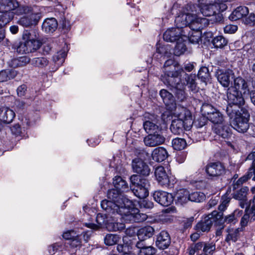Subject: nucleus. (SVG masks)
I'll use <instances>...</instances> for the list:
<instances>
[{"label": "nucleus", "instance_id": "nucleus-1", "mask_svg": "<svg viewBox=\"0 0 255 255\" xmlns=\"http://www.w3.org/2000/svg\"><path fill=\"white\" fill-rule=\"evenodd\" d=\"M107 197L109 200L101 203V207L107 212L120 215L126 222H141L146 219V215L140 213L137 208L133 207L132 202L117 189L109 190Z\"/></svg>", "mask_w": 255, "mask_h": 255}, {"label": "nucleus", "instance_id": "nucleus-2", "mask_svg": "<svg viewBox=\"0 0 255 255\" xmlns=\"http://www.w3.org/2000/svg\"><path fill=\"white\" fill-rule=\"evenodd\" d=\"M199 6L194 4H187L176 17L175 23L180 27L188 26L190 29H202L208 25L209 22L208 19L199 16Z\"/></svg>", "mask_w": 255, "mask_h": 255}, {"label": "nucleus", "instance_id": "nucleus-3", "mask_svg": "<svg viewBox=\"0 0 255 255\" xmlns=\"http://www.w3.org/2000/svg\"><path fill=\"white\" fill-rule=\"evenodd\" d=\"M173 114L177 119L172 121L170 130L175 134H180L183 129L189 130L193 125V122L191 113L185 107L178 106L173 111Z\"/></svg>", "mask_w": 255, "mask_h": 255}, {"label": "nucleus", "instance_id": "nucleus-4", "mask_svg": "<svg viewBox=\"0 0 255 255\" xmlns=\"http://www.w3.org/2000/svg\"><path fill=\"white\" fill-rule=\"evenodd\" d=\"M236 109L229 108L227 113L230 119V125L235 129L241 133L247 131L250 127V114L246 109L241 110L239 112Z\"/></svg>", "mask_w": 255, "mask_h": 255}, {"label": "nucleus", "instance_id": "nucleus-5", "mask_svg": "<svg viewBox=\"0 0 255 255\" xmlns=\"http://www.w3.org/2000/svg\"><path fill=\"white\" fill-rule=\"evenodd\" d=\"M31 6L21 4L16 0H0V13L7 15L11 14L12 18L14 14L18 15L31 11Z\"/></svg>", "mask_w": 255, "mask_h": 255}, {"label": "nucleus", "instance_id": "nucleus-6", "mask_svg": "<svg viewBox=\"0 0 255 255\" xmlns=\"http://www.w3.org/2000/svg\"><path fill=\"white\" fill-rule=\"evenodd\" d=\"M181 69L182 68L173 60H166L163 67L164 74L161 76V80L164 84L167 82L174 84L173 80H178L179 75H182Z\"/></svg>", "mask_w": 255, "mask_h": 255}, {"label": "nucleus", "instance_id": "nucleus-7", "mask_svg": "<svg viewBox=\"0 0 255 255\" xmlns=\"http://www.w3.org/2000/svg\"><path fill=\"white\" fill-rule=\"evenodd\" d=\"M130 180L132 184L130 189L135 196L139 199H143L148 195L149 184L146 179L141 178L137 175H132Z\"/></svg>", "mask_w": 255, "mask_h": 255}, {"label": "nucleus", "instance_id": "nucleus-8", "mask_svg": "<svg viewBox=\"0 0 255 255\" xmlns=\"http://www.w3.org/2000/svg\"><path fill=\"white\" fill-rule=\"evenodd\" d=\"M210 0H209L210 1ZM231 0H214L213 3H201L200 11L205 16H210L221 11L225 10L227 8L226 2Z\"/></svg>", "mask_w": 255, "mask_h": 255}, {"label": "nucleus", "instance_id": "nucleus-9", "mask_svg": "<svg viewBox=\"0 0 255 255\" xmlns=\"http://www.w3.org/2000/svg\"><path fill=\"white\" fill-rule=\"evenodd\" d=\"M227 98L228 105L227 107L226 112L228 113L229 108L235 109L236 111L239 112L241 110L245 109L243 108L245 104V100L241 92L235 88H229L227 92Z\"/></svg>", "mask_w": 255, "mask_h": 255}, {"label": "nucleus", "instance_id": "nucleus-10", "mask_svg": "<svg viewBox=\"0 0 255 255\" xmlns=\"http://www.w3.org/2000/svg\"><path fill=\"white\" fill-rule=\"evenodd\" d=\"M242 213V211L236 210L232 214L226 216L224 218L223 217V213L222 212L213 211V214L216 215V225L221 226V229H223L224 228L223 224L225 223L235 224L238 222V218Z\"/></svg>", "mask_w": 255, "mask_h": 255}, {"label": "nucleus", "instance_id": "nucleus-11", "mask_svg": "<svg viewBox=\"0 0 255 255\" xmlns=\"http://www.w3.org/2000/svg\"><path fill=\"white\" fill-rule=\"evenodd\" d=\"M23 38L29 53L39 49L41 45V43L38 40V34L34 30L26 31L23 35Z\"/></svg>", "mask_w": 255, "mask_h": 255}, {"label": "nucleus", "instance_id": "nucleus-12", "mask_svg": "<svg viewBox=\"0 0 255 255\" xmlns=\"http://www.w3.org/2000/svg\"><path fill=\"white\" fill-rule=\"evenodd\" d=\"M24 14L26 15L21 17L18 20L17 23L25 27H31L35 26L38 24L41 17L40 13L34 12L32 9L31 12Z\"/></svg>", "mask_w": 255, "mask_h": 255}, {"label": "nucleus", "instance_id": "nucleus-13", "mask_svg": "<svg viewBox=\"0 0 255 255\" xmlns=\"http://www.w3.org/2000/svg\"><path fill=\"white\" fill-rule=\"evenodd\" d=\"M143 126L147 133L157 132L161 130V128L158 125L157 117L153 115H145Z\"/></svg>", "mask_w": 255, "mask_h": 255}, {"label": "nucleus", "instance_id": "nucleus-14", "mask_svg": "<svg viewBox=\"0 0 255 255\" xmlns=\"http://www.w3.org/2000/svg\"><path fill=\"white\" fill-rule=\"evenodd\" d=\"M218 82L224 87H229L234 73L230 69H218L215 73Z\"/></svg>", "mask_w": 255, "mask_h": 255}, {"label": "nucleus", "instance_id": "nucleus-15", "mask_svg": "<svg viewBox=\"0 0 255 255\" xmlns=\"http://www.w3.org/2000/svg\"><path fill=\"white\" fill-rule=\"evenodd\" d=\"M132 168L134 172L143 176H148L150 169L147 164L142 159L136 157L133 159L131 163Z\"/></svg>", "mask_w": 255, "mask_h": 255}, {"label": "nucleus", "instance_id": "nucleus-16", "mask_svg": "<svg viewBox=\"0 0 255 255\" xmlns=\"http://www.w3.org/2000/svg\"><path fill=\"white\" fill-rule=\"evenodd\" d=\"M165 140V137L161 131L153 132L146 136L143 139L145 145L149 147H154L163 144Z\"/></svg>", "mask_w": 255, "mask_h": 255}, {"label": "nucleus", "instance_id": "nucleus-17", "mask_svg": "<svg viewBox=\"0 0 255 255\" xmlns=\"http://www.w3.org/2000/svg\"><path fill=\"white\" fill-rule=\"evenodd\" d=\"M176 27L172 28L167 30L163 34V39L167 42H173L177 40H180L182 37L183 30L184 27L178 26L176 24Z\"/></svg>", "mask_w": 255, "mask_h": 255}, {"label": "nucleus", "instance_id": "nucleus-18", "mask_svg": "<svg viewBox=\"0 0 255 255\" xmlns=\"http://www.w3.org/2000/svg\"><path fill=\"white\" fill-rule=\"evenodd\" d=\"M216 215L213 214H209L203 218L196 226V230L197 232H208L211 228L213 223L216 225Z\"/></svg>", "mask_w": 255, "mask_h": 255}, {"label": "nucleus", "instance_id": "nucleus-19", "mask_svg": "<svg viewBox=\"0 0 255 255\" xmlns=\"http://www.w3.org/2000/svg\"><path fill=\"white\" fill-rule=\"evenodd\" d=\"M154 200L163 206H168L173 201V197L171 194L162 191H156L153 194Z\"/></svg>", "mask_w": 255, "mask_h": 255}, {"label": "nucleus", "instance_id": "nucleus-20", "mask_svg": "<svg viewBox=\"0 0 255 255\" xmlns=\"http://www.w3.org/2000/svg\"><path fill=\"white\" fill-rule=\"evenodd\" d=\"M188 26H184V30H183L182 37H181V41H185L186 42L188 40L190 42L193 44L198 43L201 40V32L200 30L191 29V32H189Z\"/></svg>", "mask_w": 255, "mask_h": 255}, {"label": "nucleus", "instance_id": "nucleus-21", "mask_svg": "<svg viewBox=\"0 0 255 255\" xmlns=\"http://www.w3.org/2000/svg\"><path fill=\"white\" fill-rule=\"evenodd\" d=\"M206 172L209 176L217 177L225 173V168L220 162H211L206 165Z\"/></svg>", "mask_w": 255, "mask_h": 255}, {"label": "nucleus", "instance_id": "nucleus-22", "mask_svg": "<svg viewBox=\"0 0 255 255\" xmlns=\"http://www.w3.org/2000/svg\"><path fill=\"white\" fill-rule=\"evenodd\" d=\"M180 78H178V80H173L174 84H173L170 82H167L165 84L174 88L176 98L179 102H183L187 99V95L184 91L185 87L183 84L180 83Z\"/></svg>", "mask_w": 255, "mask_h": 255}, {"label": "nucleus", "instance_id": "nucleus-23", "mask_svg": "<svg viewBox=\"0 0 255 255\" xmlns=\"http://www.w3.org/2000/svg\"><path fill=\"white\" fill-rule=\"evenodd\" d=\"M160 95L168 110L172 112L175 110V109L178 107V106L176 105L173 95L166 90H161L160 91Z\"/></svg>", "mask_w": 255, "mask_h": 255}, {"label": "nucleus", "instance_id": "nucleus-24", "mask_svg": "<svg viewBox=\"0 0 255 255\" xmlns=\"http://www.w3.org/2000/svg\"><path fill=\"white\" fill-rule=\"evenodd\" d=\"M231 125L224 123L215 125L213 129L214 131L220 136L224 138H229L232 135V129Z\"/></svg>", "mask_w": 255, "mask_h": 255}, {"label": "nucleus", "instance_id": "nucleus-25", "mask_svg": "<svg viewBox=\"0 0 255 255\" xmlns=\"http://www.w3.org/2000/svg\"><path fill=\"white\" fill-rule=\"evenodd\" d=\"M154 174L156 180L161 186L165 187L169 186V177L163 166L157 167L155 169Z\"/></svg>", "mask_w": 255, "mask_h": 255}, {"label": "nucleus", "instance_id": "nucleus-26", "mask_svg": "<svg viewBox=\"0 0 255 255\" xmlns=\"http://www.w3.org/2000/svg\"><path fill=\"white\" fill-rule=\"evenodd\" d=\"M108 214H98L97 215L96 221L97 223L99 224V226L94 224V223H88L86 224V226L91 229L94 230H97L99 229V226H105L106 228L107 223L109 222L110 219L112 218V216L111 215H116V214L113 213H109L107 212Z\"/></svg>", "mask_w": 255, "mask_h": 255}, {"label": "nucleus", "instance_id": "nucleus-27", "mask_svg": "<svg viewBox=\"0 0 255 255\" xmlns=\"http://www.w3.org/2000/svg\"><path fill=\"white\" fill-rule=\"evenodd\" d=\"M155 243L156 247L160 250L167 249L171 243L169 234L165 231H161L157 236Z\"/></svg>", "mask_w": 255, "mask_h": 255}, {"label": "nucleus", "instance_id": "nucleus-28", "mask_svg": "<svg viewBox=\"0 0 255 255\" xmlns=\"http://www.w3.org/2000/svg\"><path fill=\"white\" fill-rule=\"evenodd\" d=\"M181 70L182 71V75H179V76L180 80V83L183 84L184 87L186 85H188L189 87L192 91L195 90L196 87L195 76L187 74L184 71L183 69H181Z\"/></svg>", "mask_w": 255, "mask_h": 255}, {"label": "nucleus", "instance_id": "nucleus-29", "mask_svg": "<svg viewBox=\"0 0 255 255\" xmlns=\"http://www.w3.org/2000/svg\"><path fill=\"white\" fill-rule=\"evenodd\" d=\"M58 23L55 18H46L42 25V30L47 33H52L57 28Z\"/></svg>", "mask_w": 255, "mask_h": 255}, {"label": "nucleus", "instance_id": "nucleus-30", "mask_svg": "<svg viewBox=\"0 0 255 255\" xmlns=\"http://www.w3.org/2000/svg\"><path fill=\"white\" fill-rule=\"evenodd\" d=\"M14 117L15 113L11 109L6 107L0 108V121L3 123H10Z\"/></svg>", "mask_w": 255, "mask_h": 255}, {"label": "nucleus", "instance_id": "nucleus-31", "mask_svg": "<svg viewBox=\"0 0 255 255\" xmlns=\"http://www.w3.org/2000/svg\"><path fill=\"white\" fill-rule=\"evenodd\" d=\"M249 9L246 6H240L237 7L229 16L230 19L236 21L245 18L249 14Z\"/></svg>", "mask_w": 255, "mask_h": 255}, {"label": "nucleus", "instance_id": "nucleus-32", "mask_svg": "<svg viewBox=\"0 0 255 255\" xmlns=\"http://www.w3.org/2000/svg\"><path fill=\"white\" fill-rule=\"evenodd\" d=\"M168 157L166 150L162 147H158L154 149L152 152L153 160L160 162L164 161Z\"/></svg>", "mask_w": 255, "mask_h": 255}, {"label": "nucleus", "instance_id": "nucleus-33", "mask_svg": "<svg viewBox=\"0 0 255 255\" xmlns=\"http://www.w3.org/2000/svg\"><path fill=\"white\" fill-rule=\"evenodd\" d=\"M154 233V229L151 226L143 227L137 231V235L139 240H145L151 237Z\"/></svg>", "mask_w": 255, "mask_h": 255}, {"label": "nucleus", "instance_id": "nucleus-34", "mask_svg": "<svg viewBox=\"0 0 255 255\" xmlns=\"http://www.w3.org/2000/svg\"><path fill=\"white\" fill-rule=\"evenodd\" d=\"M115 217L112 216L110 221L107 223L106 229L109 232H121L126 228L125 225L123 223L117 222Z\"/></svg>", "mask_w": 255, "mask_h": 255}, {"label": "nucleus", "instance_id": "nucleus-35", "mask_svg": "<svg viewBox=\"0 0 255 255\" xmlns=\"http://www.w3.org/2000/svg\"><path fill=\"white\" fill-rule=\"evenodd\" d=\"M113 184L118 191L121 192H127L129 190V187L127 182L121 176H115L113 179Z\"/></svg>", "mask_w": 255, "mask_h": 255}, {"label": "nucleus", "instance_id": "nucleus-36", "mask_svg": "<svg viewBox=\"0 0 255 255\" xmlns=\"http://www.w3.org/2000/svg\"><path fill=\"white\" fill-rule=\"evenodd\" d=\"M230 88H235L239 91L241 89L243 91V94H249V89L247 82L242 77H238L234 79V86Z\"/></svg>", "mask_w": 255, "mask_h": 255}, {"label": "nucleus", "instance_id": "nucleus-37", "mask_svg": "<svg viewBox=\"0 0 255 255\" xmlns=\"http://www.w3.org/2000/svg\"><path fill=\"white\" fill-rule=\"evenodd\" d=\"M241 231L242 228H239L237 229H227V234L225 239V241L229 245L231 244V242H236L239 237V233Z\"/></svg>", "mask_w": 255, "mask_h": 255}, {"label": "nucleus", "instance_id": "nucleus-38", "mask_svg": "<svg viewBox=\"0 0 255 255\" xmlns=\"http://www.w3.org/2000/svg\"><path fill=\"white\" fill-rule=\"evenodd\" d=\"M30 61V59L26 56L19 57L11 59L8 63L9 66L15 68L25 66Z\"/></svg>", "mask_w": 255, "mask_h": 255}, {"label": "nucleus", "instance_id": "nucleus-39", "mask_svg": "<svg viewBox=\"0 0 255 255\" xmlns=\"http://www.w3.org/2000/svg\"><path fill=\"white\" fill-rule=\"evenodd\" d=\"M17 75L16 71L6 69L0 71V83L6 82L13 79Z\"/></svg>", "mask_w": 255, "mask_h": 255}, {"label": "nucleus", "instance_id": "nucleus-40", "mask_svg": "<svg viewBox=\"0 0 255 255\" xmlns=\"http://www.w3.org/2000/svg\"><path fill=\"white\" fill-rule=\"evenodd\" d=\"M207 119L215 124V125L222 124L224 122V116L217 109L212 115H210V116H209Z\"/></svg>", "mask_w": 255, "mask_h": 255}, {"label": "nucleus", "instance_id": "nucleus-41", "mask_svg": "<svg viewBox=\"0 0 255 255\" xmlns=\"http://www.w3.org/2000/svg\"><path fill=\"white\" fill-rule=\"evenodd\" d=\"M120 239L121 237L118 235L107 234L104 239V244L109 246H113L117 244Z\"/></svg>", "mask_w": 255, "mask_h": 255}, {"label": "nucleus", "instance_id": "nucleus-42", "mask_svg": "<svg viewBox=\"0 0 255 255\" xmlns=\"http://www.w3.org/2000/svg\"><path fill=\"white\" fill-rule=\"evenodd\" d=\"M189 192L186 189L180 190L176 194L177 201L182 204L189 201Z\"/></svg>", "mask_w": 255, "mask_h": 255}, {"label": "nucleus", "instance_id": "nucleus-43", "mask_svg": "<svg viewBox=\"0 0 255 255\" xmlns=\"http://www.w3.org/2000/svg\"><path fill=\"white\" fill-rule=\"evenodd\" d=\"M30 62L32 66L40 68H43L48 64V60L43 57L33 58Z\"/></svg>", "mask_w": 255, "mask_h": 255}, {"label": "nucleus", "instance_id": "nucleus-44", "mask_svg": "<svg viewBox=\"0 0 255 255\" xmlns=\"http://www.w3.org/2000/svg\"><path fill=\"white\" fill-rule=\"evenodd\" d=\"M185 42V41H181V38L180 40L176 41V44L173 52L175 55L179 56L183 54L186 50Z\"/></svg>", "mask_w": 255, "mask_h": 255}, {"label": "nucleus", "instance_id": "nucleus-45", "mask_svg": "<svg viewBox=\"0 0 255 255\" xmlns=\"http://www.w3.org/2000/svg\"><path fill=\"white\" fill-rule=\"evenodd\" d=\"M216 250V244L213 242H204L202 250L204 255H213Z\"/></svg>", "mask_w": 255, "mask_h": 255}, {"label": "nucleus", "instance_id": "nucleus-46", "mask_svg": "<svg viewBox=\"0 0 255 255\" xmlns=\"http://www.w3.org/2000/svg\"><path fill=\"white\" fill-rule=\"evenodd\" d=\"M172 145L174 149L181 150L186 147L187 143L184 139L177 137L172 140Z\"/></svg>", "mask_w": 255, "mask_h": 255}, {"label": "nucleus", "instance_id": "nucleus-47", "mask_svg": "<svg viewBox=\"0 0 255 255\" xmlns=\"http://www.w3.org/2000/svg\"><path fill=\"white\" fill-rule=\"evenodd\" d=\"M216 109L212 105L208 103H204L201 107V112L202 115L207 119L209 116H210V115L216 111Z\"/></svg>", "mask_w": 255, "mask_h": 255}, {"label": "nucleus", "instance_id": "nucleus-48", "mask_svg": "<svg viewBox=\"0 0 255 255\" xmlns=\"http://www.w3.org/2000/svg\"><path fill=\"white\" fill-rule=\"evenodd\" d=\"M198 77L206 84L209 82L210 80V75L208 68L206 67H201L198 72Z\"/></svg>", "mask_w": 255, "mask_h": 255}, {"label": "nucleus", "instance_id": "nucleus-49", "mask_svg": "<svg viewBox=\"0 0 255 255\" xmlns=\"http://www.w3.org/2000/svg\"><path fill=\"white\" fill-rule=\"evenodd\" d=\"M249 191L247 187H243L233 194V198L238 200H244L247 199V194Z\"/></svg>", "mask_w": 255, "mask_h": 255}, {"label": "nucleus", "instance_id": "nucleus-50", "mask_svg": "<svg viewBox=\"0 0 255 255\" xmlns=\"http://www.w3.org/2000/svg\"><path fill=\"white\" fill-rule=\"evenodd\" d=\"M205 194L199 191L192 192L189 196V201L192 202H201L205 200Z\"/></svg>", "mask_w": 255, "mask_h": 255}, {"label": "nucleus", "instance_id": "nucleus-51", "mask_svg": "<svg viewBox=\"0 0 255 255\" xmlns=\"http://www.w3.org/2000/svg\"><path fill=\"white\" fill-rule=\"evenodd\" d=\"M227 43V40L222 36H216L212 40L213 44L216 48H223Z\"/></svg>", "mask_w": 255, "mask_h": 255}, {"label": "nucleus", "instance_id": "nucleus-52", "mask_svg": "<svg viewBox=\"0 0 255 255\" xmlns=\"http://www.w3.org/2000/svg\"><path fill=\"white\" fill-rule=\"evenodd\" d=\"M204 247V242H199L195 244H192L188 248L189 255H194L195 253H197L200 250L203 249Z\"/></svg>", "mask_w": 255, "mask_h": 255}, {"label": "nucleus", "instance_id": "nucleus-53", "mask_svg": "<svg viewBox=\"0 0 255 255\" xmlns=\"http://www.w3.org/2000/svg\"><path fill=\"white\" fill-rule=\"evenodd\" d=\"M66 55V53L65 51H60L53 57V61L57 63L58 65H60L64 62Z\"/></svg>", "mask_w": 255, "mask_h": 255}, {"label": "nucleus", "instance_id": "nucleus-54", "mask_svg": "<svg viewBox=\"0 0 255 255\" xmlns=\"http://www.w3.org/2000/svg\"><path fill=\"white\" fill-rule=\"evenodd\" d=\"M247 212H249V213L245 214L241 219L240 224L242 226V229L243 227H245L247 225L250 216H251V219H253V220H255V217L254 216V214H251V209L249 210Z\"/></svg>", "mask_w": 255, "mask_h": 255}, {"label": "nucleus", "instance_id": "nucleus-55", "mask_svg": "<svg viewBox=\"0 0 255 255\" xmlns=\"http://www.w3.org/2000/svg\"><path fill=\"white\" fill-rule=\"evenodd\" d=\"M12 19L11 14L0 15V30L3 29V27L8 23Z\"/></svg>", "mask_w": 255, "mask_h": 255}, {"label": "nucleus", "instance_id": "nucleus-56", "mask_svg": "<svg viewBox=\"0 0 255 255\" xmlns=\"http://www.w3.org/2000/svg\"><path fill=\"white\" fill-rule=\"evenodd\" d=\"M82 235L77 234V237L73 238L69 243L70 246L73 248H79L81 246Z\"/></svg>", "mask_w": 255, "mask_h": 255}, {"label": "nucleus", "instance_id": "nucleus-57", "mask_svg": "<svg viewBox=\"0 0 255 255\" xmlns=\"http://www.w3.org/2000/svg\"><path fill=\"white\" fill-rule=\"evenodd\" d=\"M156 250L150 246H147L145 248L139 250V255H154L155 254Z\"/></svg>", "mask_w": 255, "mask_h": 255}, {"label": "nucleus", "instance_id": "nucleus-58", "mask_svg": "<svg viewBox=\"0 0 255 255\" xmlns=\"http://www.w3.org/2000/svg\"><path fill=\"white\" fill-rule=\"evenodd\" d=\"M64 246L62 243H55L48 247L49 253L54 255L58 250H62Z\"/></svg>", "mask_w": 255, "mask_h": 255}, {"label": "nucleus", "instance_id": "nucleus-59", "mask_svg": "<svg viewBox=\"0 0 255 255\" xmlns=\"http://www.w3.org/2000/svg\"><path fill=\"white\" fill-rule=\"evenodd\" d=\"M246 24L253 25L255 23V14L253 12L250 13L245 16L243 19Z\"/></svg>", "mask_w": 255, "mask_h": 255}, {"label": "nucleus", "instance_id": "nucleus-60", "mask_svg": "<svg viewBox=\"0 0 255 255\" xmlns=\"http://www.w3.org/2000/svg\"><path fill=\"white\" fill-rule=\"evenodd\" d=\"M16 51L19 54L29 53L25 41L19 43L16 48Z\"/></svg>", "mask_w": 255, "mask_h": 255}, {"label": "nucleus", "instance_id": "nucleus-61", "mask_svg": "<svg viewBox=\"0 0 255 255\" xmlns=\"http://www.w3.org/2000/svg\"><path fill=\"white\" fill-rule=\"evenodd\" d=\"M77 234L74 230L68 231L63 233V237L65 239L70 241L73 238L77 237Z\"/></svg>", "mask_w": 255, "mask_h": 255}, {"label": "nucleus", "instance_id": "nucleus-62", "mask_svg": "<svg viewBox=\"0 0 255 255\" xmlns=\"http://www.w3.org/2000/svg\"><path fill=\"white\" fill-rule=\"evenodd\" d=\"M246 175L249 179L252 178L253 181H255V163L252 164Z\"/></svg>", "mask_w": 255, "mask_h": 255}, {"label": "nucleus", "instance_id": "nucleus-63", "mask_svg": "<svg viewBox=\"0 0 255 255\" xmlns=\"http://www.w3.org/2000/svg\"><path fill=\"white\" fill-rule=\"evenodd\" d=\"M10 129L12 133L16 136L20 135L22 132L21 127L18 124L13 125Z\"/></svg>", "mask_w": 255, "mask_h": 255}, {"label": "nucleus", "instance_id": "nucleus-64", "mask_svg": "<svg viewBox=\"0 0 255 255\" xmlns=\"http://www.w3.org/2000/svg\"><path fill=\"white\" fill-rule=\"evenodd\" d=\"M251 191L254 195L253 199L250 202L251 206V214H254V216L255 217V186L252 188Z\"/></svg>", "mask_w": 255, "mask_h": 255}]
</instances>
